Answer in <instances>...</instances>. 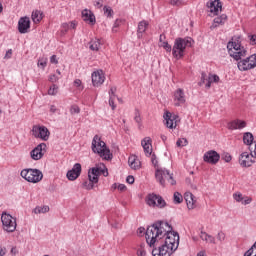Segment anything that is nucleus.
I'll return each instance as SVG.
<instances>
[{"mask_svg":"<svg viewBox=\"0 0 256 256\" xmlns=\"http://www.w3.org/2000/svg\"><path fill=\"white\" fill-rule=\"evenodd\" d=\"M146 243L149 247H155L161 239H165V244L178 249L179 247V233L173 231V226L165 221H157L151 226H148L145 231Z\"/></svg>","mask_w":256,"mask_h":256,"instance_id":"nucleus-1","label":"nucleus"},{"mask_svg":"<svg viewBox=\"0 0 256 256\" xmlns=\"http://www.w3.org/2000/svg\"><path fill=\"white\" fill-rule=\"evenodd\" d=\"M228 54L234 61H240L243 57H247V49L241 45V36H234L227 43Z\"/></svg>","mask_w":256,"mask_h":256,"instance_id":"nucleus-2","label":"nucleus"},{"mask_svg":"<svg viewBox=\"0 0 256 256\" xmlns=\"http://www.w3.org/2000/svg\"><path fill=\"white\" fill-rule=\"evenodd\" d=\"M193 45V38H176L172 48V55L174 59H183L185 57V49Z\"/></svg>","mask_w":256,"mask_h":256,"instance_id":"nucleus-3","label":"nucleus"},{"mask_svg":"<svg viewBox=\"0 0 256 256\" xmlns=\"http://www.w3.org/2000/svg\"><path fill=\"white\" fill-rule=\"evenodd\" d=\"M92 151L93 153H97L102 159H105V161L111 159V150L107 148V144L101 140L99 135H95L92 140Z\"/></svg>","mask_w":256,"mask_h":256,"instance_id":"nucleus-4","label":"nucleus"},{"mask_svg":"<svg viewBox=\"0 0 256 256\" xmlns=\"http://www.w3.org/2000/svg\"><path fill=\"white\" fill-rule=\"evenodd\" d=\"M21 178L28 183H39L43 181V172L36 168H26L20 172Z\"/></svg>","mask_w":256,"mask_h":256,"instance_id":"nucleus-5","label":"nucleus"},{"mask_svg":"<svg viewBox=\"0 0 256 256\" xmlns=\"http://www.w3.org/2000/svg\"><path fill=\"white\" fill-rule=\"evenodd\" d=\"M146 205L152 209H165L167 202L163 199V196L155 193H150L145 198Z\"/></svg>","mask_w":256,"mask_h":256,"instance_id":"nucleus-6","label":"nucleus"},{"mask_svg":"<svg viewBox=\"0 0 256 256\" xmlns=\"http://www.w3.org/2000/svg\"><path fill=\"white\" fill-rule=\"evenodd\" d=\"M155 177H156V180L158 181V183H160V185L162 187H165L166 181L170 185H176L177 184V181H175V179H173V174H170L169 170H167L165 168L157 169L156 172H155Z\"/></svg>","mask_w":256,"mask_h":256,"instance_id":"nucleus-7","label":"nucleus"},{"mask_svg":"<svg viewBox=\"0 0 256 256\" xmlns=\"http://www.w3.org/2000/svg\"><path fill=\"white\" fill-rule=\"evenodd\" d=\"M2 227L7 233H14L17 229V219L13 218L11 214L3 212L1 216Z\"/></svg>","mask_w":256,"mask_h":256,"instance_id":"nucleus-8","label":"nucleus"},{"mask_svg":"<svg viewBox=\"0 0 256 256\" xmlns=\"http://www.w3.org/2000/svg\"><path fill=\"white\" fill-rule=\"evenodd\" d=\"M237 67L239 71H251L256 67V53L252 54L244 59L238 60Z\"/></svg>","mask_w":256,"mask_h":256,"instance_id":"nucleus-9","label":"nucleus"},{"mask_svg":"<svg viewBox=\"0 0 256 256\" xmlns=\"http://www.w3.org/2000/svg\"><path fill=\"white\" fill-rule=\"evenodd\" d=\"M32 135L35 139H41V141H49L51 132L44 125H34L32 127Z\"/></svg>","mask_w":256,"mask_h":256,"instance_id":"nucleus-10","label":"nucleus"},{"mask_svg":"<svg viewBox=\"0 0 256 256\" xmlns=\"http://www.w3.org/2000/svg\"><path fill=\"white\" fill-rule=\"evenodd\" d=\"M104 168L101 167H94L88 171V179L89 181H92V183H99V176L103 175L104 177H107L109 175V171L105 166Z\"/></svg>","mask_w":256,"mask_h":256,"instance_id":"nucleus-11","label":"nucleus"},{"mask_svg":"<svg viewBox=\"0 0 256 256\" xmlns=\"http://www.w3.org/2000/svg\"><path fill=\"white\" fill-rule=\"evenodd\" d=\"M175 251H177L175 248L167 245V244H163L162 246L158 247V248H154L152 250V255L153 256H171L173 255V253H175Z\"/></svg>","mask_w":256,"mask_h":256,"instance_id":"nucleus-12","label":"nucleus"},{"mask_svg":"<svg viewBox=\"0 0 256 256\" xmlns=\"http://www.w3.org/2000/svg\"><path fill=\"white\" fill-rule=\"evenodd\" d=\"M47 149V144L40 143L38 144L32 151H30V157L33 161H39L43 159V155H45V151Z\"/></svg>","mask_w":256,"mask_h":256,"instance_id":"nucleus-13","label":"nucleus"},{"mask_svg":"<svg viewBox=\"0 0 256 256\" xmlns=\"http://www.w3.org/2000/svg\"><path fill=\"white\" fill-rule=\"evenodd\" d=\"M219 159H221V155H219L215 150L207 151L203 156L204 163H209L210 165H217V163H219Z\"/></svg>","mask_w":256,"mask_h":256,"instance_id":"nucleus-14","label":"nucleus"},{"mask_svg":"<svg viewBox=\"0 0 256 256\" xmlns=\"http://www.w3.org/2000/svg\"><path fill=\"white\" fill-rule=\"evenodd\" d=\"M166 121V127L168 129H176L177 123H179V115L173 114L171 112H166L164 115Z\"/></svg>","mask_w":256,"mask_h":256,"instance_id":"nucleus-15","label":"nucleus"},{"mask_svg":"<svg viewBox=\"0 0 256 256\" xmlns=\"http://www.w3.org/2000/svg\"><path fill=\"white\" fill-rule=\"evenodd\" d=\"M173 100L175 107H181V105H185V90L182 88H178L173 93Z\"/></svg>","mask_w":256,"mask_h":256,"instance_id":"nucleus-16","label":"nucleus"},{"mask_svg":"<svg viewBox=\"0 0 256 256\" xmlns=\"http://www.w3.org/2000/svg\"><path fill=\"white\" fill-rule=\"evenodd\" d=\"M31 29V19L28 16H23L18 21V31L21 34L29 33Z\"/></svg>","mask_w":256,"mask_h":256,"instance_id":"nucleus-17","label":"nucleus"},{"mask_svg":"<svg viewBox=\"0 0 256 256\" xmlns=\"http://www.w3.org/2000/svg\"><path fill=\"white\" fill-rule=\"evenodd\" d=\"M81 164L80 163H76L73 165L71 170H68L66 177L68 179V181H76V179H79V177L81 176Z\"/></svg>","mask_w":256,"mask_h":256,"instance_id":"nucleus-18","label":"nucleus"},{"mask_svg":"<svg viewBox=\"0 0 256 256\" xmlns=\"http://www.w3.org/2000/svg\"><path fill=\"white\" fill-rule=\"evenodd\" d=\"M91 77L94 87H101L105 83V72L103 70L94 71Z\"/></svg>","mask_w":256,"mask_h":256,"instance_id":"nucleus-19","label":"nucleus"},{"mask_svg":"<svg viewBox=\"0 0 256 256\" xmlns=\"http://www.w3.org/2000/svg\"><path fill=\"white\" fill-rule=\"evenodd\" d=\"M206 7L213 15H219V11L223 9V4L219 0H209Z\"/></svg>","mask_w":256,"mask_h":256,"instance_id":"nucleus-20","label":"nucleus"},{"mask_svg":"<svg viewBox=\"0 0 256 256\" xmlns=\"http://www.w3.org/2000/svg\"><path fill=\"white\" fill-rule=\"evenodd\" d=\"M253 158L254 157L251 154H249L248 152H243L239 156V164L242 167H251V165H253V163H255V160Z\"/></svg>","mask_w":256,"mask_h":256,"instance_id":"nucleus-21","label":"nucleus"},{"mask_svg":"<svg viewBox=\"0 0 256 256\" xmlns=\"http://www.w3.org/2000/svg\"><path fill=\"white\" fill-rule=\"evenodd\" d=\"M82 19L85 21V23H88L89 25H95L97 23V19L95 18V14L89 9H84L82 11Z\"/></svg>","mask_w":256,"mask_h":256,"instance_id":"nucleus-22","label":"nucleus"},{"mask_svg":"<svg viewBox=\"0 0 256 256\" xmlns=\"http://www.w3.org/2000/svg\"><path fill=\"white\" fill-rule=\"evenodd\" d=\"M245 127H247V122L239 119L233 120L228 123V129H230V131L245 129Z\"/></svg>","mask_w":256,"mask_h":256,"instance_id":"nucleus-23","label":"nucleus"},{"mask_svg":"<svg viewBox=\"0 0 256 256\" xmlns=\"http://www.w3.org/2000/svg\"><path fill=\"white\" fill-rule=\"evenodd\" d=\"M233 199L237 203H242V205H250V203H252V201H253V198H251L249 196L243 197V194L241 192L234 193L233 194Z\"/></svg>","mask_w":256,"mask_h":256,"instance_id":"nucleus-24","label":"nucleus"},{"mask_svg":"<svg viewBox=\"0 0 256 256\" xmlns=\"http://www.w3.org/2000/svg\"><path fill=\"white\" fill-rule=\"evenodd\" d=\"M141 145L144 149V153H145L146 157H151V153H153V147L151 145V138L150 137H145L141 141Z\"/></svg>","mask_w":256,"mask_h":256,"instance_id":"nucleus-25","label":"nucleus"},{"mask_svg":"<svg viewBox=\"0 0 256 256\" xmlns=\"http://www.w3.org/2000/svg\"><path fill=\"white\" fill-rule=\"evenodd\" d=\"M184 199L186 201L188 209H195L196 207L195 203H197V200H195V196L193 195V193L186 192L184 194Z\"/></svg>","mask_w":256,"mask_h":256,"instance_id":"nucleus-26","label":"nucleus"},{"mask_svg":"<svg viewBox=\"0 0 256 256\" xmlns=\"http://www.w3.org/2000/svg\"><path fill=\"white\" fill-rule=\"evenodd\" d=\"M226 22H227V15L226 14H222L220 16H217L213 20V24L211 26V29H217V27H219V25H225Z\"/></svg>","mask_w":256,"mask_h":256,"instance_id":"nucleus-27","label":"nucleus"},{"mask_svg":"<svg viewBox=\"0 0 256 256\" xmlns=\"http://www.w3.org/2000/svg\"><path fill=\"white\" fill-rule=\"evenodd\" d=\"M147 27H149V22H147L146 20H142L138 23V28H137L138 39H141V37H143V33L147 31Z\"/></svg>","mask_w":256,"mask_h":256,"instance_id":"nucleus-28","label":"nucleus"},{"mask_svg":"<svg viewBox=\"0 0 256 256\" xmlns=\"http://www.w3.org/2000/svg\"><path fill=\"white\" fill-rule=\"evenodd\" d=\"M128 165L129 167L134 169V171H137V169H141V161H139L137 159V156L135 155H132L128 158Z\"/></svg>","mask_w":256,"mask_h":256,"instance_id":"nucleus-29","label":"nucleus"},{"mask_svg":"<svg viewBox=\"0 0 256 256\" xmlns=\"http://www.w3.org/2000/svg\"><path fill=\"white\" fill-rule=\"evenodd\" d=\"M103 43L101 42V39L99 38H94L89 42V49L91 51H99L101 49V46Z\"/></svg>","mask_w":256,"mask_h":256,"instance_id":"nucleus-30","label":"nucleus"},{"mask_svg":"<svg viewBox=\"0 0 256 256\" xmlns=\"http://www.w3.org/2000/svg\"><path fill=\"white\" fill-rule=\"evenodd\" d=\"M206 84H205V88L206 89H211V84L212 83H219L220 78L218 75L216 74H209L208 78L206 79Z\"/></svg>","mask_w":256,"mask_h":256,"instance_id":"nucleus-31","label":"nucleus"},{"mask_svg":"<svg viewBox=\"0 0 256 256\" xmlns=\"http://www.w3.org/2000/svg\"><path fill=\"white\" fill-rule=\"evenodd\" d=\"M200 239H202V241H206V243H212L213 245L217 243L212 235H209L207 232L204 231L200 232Z\"/></svg>","mask_w":256,"mask_h":256,"instance_id":"nucleus-32","label":"nucleus"},{"mask_svg":"<svg viewBox=\"0 0 256 256\" xmlns=\"http://www.w3.org/2000/svg\"><path fill=\"white\" fill-rule=\"evenodd\" d=\"M254 137L251 132H245L243 135V143L244 145H253Z\"/></svg>","mask_w":256,"mask_h":256,"instance_id":"nucleus-33","label":"nucleus"},{"mask_svg":"<svg viewBox=\"0 0 256 256\" xmlns=\"http://www.w3.org/2000/svg\"><path fill=\"white\" fill-rule=\"evenodd\" d=\"M31 18L33 23H40L41 19H43V13L39 10H35L32 12Z\"/></svg>","mask_w":256,"mask_h":256,"instance_id":"nucleus-34","label":"nucleus"},{"mask_svg":"<svg viewBox=\"0 0 256 256\" xmlns=\"http://www.w3.org/2000/svg\"><path fill=\"white\" fill-rule=\"evenodd\" d=\"M33 213H35V215H41V213H49V206H37L34 208Z\"/></svg>","mask_w":256,"mask_h":256,"instance_id":"nucleus-35","label":"nucleus"},{"mask_svg":"<svg viewBox=\"0 0 256 256\" xmlns=\"http://www.w3.org/2000/svg\"><path fill=\"white\" fill-rule=\"evenodd\" d=\"M123 23H125L124 19H116L114 22V25L112 27L113 33H117V29H119V27H121V25H123Z\"/></svg>","mask_w":256,"mask_h":256,"instance_id":"nucleus-36","label":"nucleus"},{"mask_svg":"<svg viewBox=\"0 0 256 256\" xmlns=\"http://www.w3.org/2000/svg\"><path fill=\"white\" fill-rule=\"evenodd\" d=\"M173 198H174V203L176 205L183 203V195H181V193L175 192Z\"/></svg>","mask_w":256,"mask_h":256,"instance_id":"nucleus-37","label":"nucleus"},{"mask_svg":"<svg viewBox=\"0 0 256 256\" xmlns=\"http://www.w3.org/2000/svg\"><path fill=\"white\" fill-rule=\"evenodd\" d=\"M256 256V241L249 250L244 253V256Z\"/></svg>","mask_w":256,"mask_h":256,"instance_id":"nucleus-38","label":"nucleus"},{"mask_svg":"<svg viewBox=\"0 0 256 256\" xmlns=\"http://www.w3.org/2000/svg\"><path fill=\"white\" fill-rule=\"evenodd\" d=\"M216 239L217 241H219V243H225V239H227V235L225 234V232L220 231L218 232V234L216 235Z\"/></svg>","mask_w":256,"mask_h":256,"instance_id":"nucleus-39","label":"nucleus"},{"mask_svg":"<svg viewBox=\"0 0 256 256\" xmlns=\"http://www.w3.org/2000/svg\"><path fill=\"white\" fill-rule=\"evenodd\" d=\"M59 91V86H57V84H53L52 86H50L49 90H48V95H57Z\"/></svg>","mask_w":256,"mask_h":256,"instance_id":"nucleus-40","label":"nucleus"},{"mask_svg":"<svg viewBox=\"0 0 256 256\" xmlns=\"http://www.w3.org/2000/svg\"><path fill=\"white\" fill-rule=\"evenodd\" d=\"M209 78V76H207V73L202 72L201 73V78H200V82L198 83V85L200 87H202V85H207V79Z\"/></svg>","mask_w":256,"mask_h":256,"instance_id":"nucleus-41","label":"nucleus"},{"mask_svg":"<svg viewBox=\"0 0 256 256\" xmlns=\"http://www.w3.org/2000/svg\"><path fill=\"white\" fill-rule=\"evenodd\" d=\"M137 255L138 256H146L147 250L145 249V244H141L137 249Z\"/></svg>","mask_w":256,"mask_h":256,"instance_id":"nucleus-42","label":"nucleus"},{"mask_svg":"<svg viewBox=\"0 0 256 256\" xmlns=\"http://www.w3.org/2000/svg\"><path fill=\"white\" fill-rule=\"evenodd\" d=\"M50 113L51 115H61V110L55 105H50Z\"/></svg>","mask_w":256,"mask_h":256,"instance_id":"nucleus-43","label":"nucleus"},{"mask_svg":"<svg viewBox=\"0 0 256 256\" xmlns=\"http://www.w3.org/2000/svg\"><path fill=\"white\" fill-rule=\"evenodd\" d=\"M104 11V15H106V17H113V8H111V6H104L103 8Z\"/></svg>","mask_w":256,"mask_h":256,"instance_id":"nucleus-44","label":"nucleus"},{"mask_svg":"<svg viewBox=\"0 0 256 256\" xmlns=\"http://www.w3.org/2000/svg\"><path fill=\"white\" fill-rule=\"evenodd\" d=\"M95 184H96L95 182L89 180V181H85V182L83 183V187H84L85 189H87L88 191H91V189H93V188L95 187Z\"/></svg>","mask_w":256,"mask_h":256,"instance_id":"nucleus-45","label":"nucleus"},{"mask_svg":"<svg viewBox=\"0 0 256 256\" xmlns=\"http://www.w3.org/2000/svg\"><path fill=\"white\" fill-rule=\"evenodd\" d=\"M188 144L189 142L187 141L186 138H180L176 142L177 147H187Z\"/></svg>","mask_w":256,"mask_h":256,"instance_id":"nucleus-46","label":"nucleus"},{"mask_svg":"<svg viewBox=\"0 0 256 256\" xmlns=\"http://www.w3.org/2000/svg\"><path fill=\"white\" fill-rule=\"evenodd\" d=\"M70 113L71 115H79L81 113V108H79L77 105H72L70 107Z\"/></svg>","mask_w":256,"mask_h":256,"instance_id":"nucleus-47","label":"nucleus"},{"mask_svg":"<svg viewBox=\"0 0 256 256\" xmlns=\"http://www.w3.org/2000/svg\"><path fill=\"white\" fill-rule=\"evenodd\" d=\"M160 47H163V49H165V51H167V53H171V51H173V47H171V44H169V42H162L160 44Z\"/></svg>","mask_w":256,"mask_h":256,"instance_id":"nucleus-48","label":"nucleus"},{"mask_svg":"<svg viewBox=\"0 0 256 256\" xmlns=\"http://www.w3.org/2000/svg\"><path fill=\"white\" fill-rule=\"evenodd\" d=\"M134 121L139 125V127H141V112H139V110H135V116H134Z\"/></svg>","mask_w":256,"mask_h":256,"instance_id":"nucleus-49","label":"nucleus"},{"mask_svg":"<svg viewBox=\"0 0 256 256\" xmlns=\"http://www.w3.org/2000/svg\"><path fill=\"white\" fill-rule=\"evenodd\" d=\"M115 99H117V97L109 96V105L112 107L113 111L117 108V106H115Z\"/></svg>","mask_w":256,"mask_h":256,"instance_id":"nucleus-50","label":"nucleus"},{"mask_svg":"<svg viewBox=\"0 0 256 256\" xmlns=\"http://www.w3.org/2000/svg\"><path fill=\"white\" fill-rule=\"evenodd\" d=\"M222 159H224V161L226 162V163H231V160L233 159V157L231 156V154H229V153H224L223 155H222Z\"/></svg>","mask_w":256,"mask_h":256,"instance_id":"nucleus-51","label":"nucleus"},{"mask_svg":"<svg viewBox=\"0 0 256 256\" xmlns=\"http://www.w3.org/2000/svg\"><path fill=\"white\" fill-rule=\"evenodd\" d=\"M59 79H61V77L57 76L56 74H51L49 76L50 83H57V81H59Z\"/></svg>","mask_w":256,"mask_h":256,"instance_id":"nucleus-52","label":"nucleus"},{"mask_svg":"<svg viewBox=\"0 0 256 256\" xmlns=\"http://www.w3.org/2000/svg\"><path fill=\"white\" fill-rule=\"evenodd\" d=\"M38 67L45 69L47 67V58L38 60Z\"/></svg>","mask_w":256,"mask_h":256,"instance_id":"nucleus-53","label":"nucleus"},{"mask_svg":"<svg viewBox=\"0 0 256 256\" xmlns=\"http://www.w3.org/2000/svg\"><path fill=\"white\" fill-rule=\"evenodd\" d=\"M170 5L179 7V5H183V0H170Z\"/></svg>","mask_w":256,"mask_h":256,"instance_id":"nucleus-54","label":"nucleus"},{"mask_svg":"<svg viewBox=\"0 0 256 256\" xmlns=\"http://www.w3.org/2000/svg\"><path fill=\"white\" fill-rule=\"evenodd\" d=\"M116 92H117V88L111 87L109 91V97H117V95H115Z\"/></svg>","mask_w":256,"mask_h":256,"instance_id":"nucleus-55","label":"nucleus"},{"mask_svg":"<svg viewBox=\"0 0 256 256\" xmlns=\"http://www.w3.org/2000/svg\"><path fill=\"white\" fill-rule=\"evenodd\" d=\"M126 183H129V185H133L135 183V177L129 175L127 178H126Z\"/></svg>","mask_w":256,"mask_h":256,"instance_id":"nucleus-56","label":"nucleus"},{"mask_svg":"<svg viewBox=\"0 0 256 256\" xmlns=\"http://www.w3.org/2000/svg\"><path fill=\"white\" fill-rule=\"evenodd\" d=\"M151 161H152V164L154 165V167H157L159 162L157 161V156L155 154L151 155Z\"/></svg>","mask_w":256,"mask_h":256,"instance_id":"nucleus-57","label":"nucleus"},{"mask_svg":"<svg viewBox=\"0 0 256 256\" xmlns=\"http://www.w3.org/2000/svg\"><path fill=\"white\" fill-rule=\"evenodd\" d=\"M248 38L250 39V45H256V35H249Z\"/></svg>","mask_w":256,"mask_h":256,"instance_id":"nucleus-58","label":"nucleus"},{"mask_svg":"<svg viewBox=\"0 0 256 256\" xmlns=\"http://www.w3.org/2000/svg\"><path fill=\"white\" fill-rule=\"evenodd\" d=\"M61 29H62V31L64 32V33H67V31H69V23H63L62 25H61Z\"/></svg>","mask_w":256,"mask_h":256,"instance_id":"nucleus-59","label":"nucleus"},{"mask_svg":"<svg viewBox=\"0 0 256 256\" xmlns=\"http://www.w3.org/2000/svg\"><path fill=\"white\" fill-rule=\"evenodd\" d=\"M50 63H53L54 65H57L59 63V60H57V55H52L50 57Z\"/></svg>","mask_w":256,"mask_h":256,"instance_id":"nucleus-60","label":"nucleus"},{"mask_svg":"<svg viewBox=\"0 0 256 256\" xmlns=\"http://www.w3.org/2000/svg\"><path fill=\"white\" fill-rule=\"evenodd\" d=\"M94 6L97 7L98 9H101V7H103V0L95 1Z\"/></svg>","mask_w":256,"mask_h":256,"instance_id":"nucleus-61","label":"nucleus"},{"mask_svg":"<svg viewBox=\"0 0 256 256\" xmlns=\"http://www.w3.org/2000/svg\"><path fill=\"white\" fill-rule=\"evenodd\" d=\"M19 253V250H17V247H12L10 251V255L15 256Z\"/></svg>","mask_w":256,"mask_h":256,"instance_id":"nucleus-62","label":"nucleus"},{"mask_svg":"<svg viewBox=\"0 0 256 256\" xmlns=\"http://www.w3.org/2000/svg\"><path fill=\"white\" fill-rule=\"evenodd\" d=\"M250 155L256 159V142H254V150H253V148H251Z\"/></svg>","mask_w":256,"mask_h":256,"instance_id":"nucleus-63","label":"nucleus"},{"mask_svg":"<svg viewBox=\"0 0 256 256\" xmlns=\"http://www.w3.org/2000/svg\"><path fill=\"white\" fill-rule=\"evenodd\" d=\"M81 85H82L81 79L74 80V87H81Z\"/></svg>","mask_w":256,"mask_h":256,"instance_id":"nucleus-64","label":"nucleus"}]
</instances>
